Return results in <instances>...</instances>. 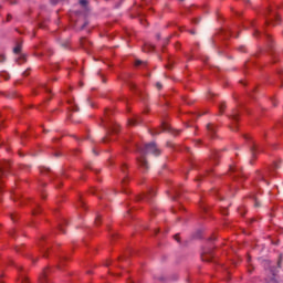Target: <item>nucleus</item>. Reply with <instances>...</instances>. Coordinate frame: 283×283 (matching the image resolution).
Segmentation results:
<instances>
[{"label":"nucleus","instance_id":"obj_16","mask_svg":"<svg viewBox=\"0 0 283 283\" xmlns=\"http://www.w3.org/2000/svg\"><path fill=\"white\" fill-rule=\"evenodd\" d=\"M175 240H176L177 242H180V237H179L178 234H176V235H175Z\"/></svg>","mask_w":283,"mask_h":283},{"label":"nucleus","instance_id":"obj_20","mask_svg":"<svg viewBox=\"0 0 283 283\" xmlns=\"http://www.w3.org/2000/svg\"><path fill=\"white\" fill-rule=\"evenodd\" d=\"M33 214L36 216V211H34Z\"/></svg>","mask_w":283,"mask_h":283},{"label":"nucleus","instance_id":"obj_14","mask_svg":"<svg viewBox=\"0 0 283 283\" xmlns=\"http://www.w3.org/2000/svg\"><path fill=\"white\" fill-rule=\"evenodd\" d=\"M231 117L233 120H238V114H232Z\"/></svg>","mask_w":283,"mask_h":283},{"label":"nucleus","instance_id":"obj_7","mask_svg":"<svg viewBox=\"0 0 283 283\" xmlns=\"http://www.w3.org/2000/svg\"><path fill=\"white\" fill-rule=\"evenodd\" d=\"M258 145H253L252 148H251V151H252V156H255V153L258 151Z\"/></svg>","mask_w":283,"mask_h":283},{"label":"nucleus","instance_id":"obj_19","mask_svg":"<svg viewBox=\"0 0 283 283\" xmlns=\"http://www.w3.org/2000/svg\"><path fill=\"white\" fill-rule=\"evenodd\" d=\"M0 174H3V168H0Z\"/></svg>","mask_w":283,"mask_h":283},{"label":"nucleus","instance_id":"obj_9","mask_svg":"<svg viewBox=\"0 0 283 283\" xmlns=\"http://www.w3.org/2000/svg\"><path fill=\"white\" fill-rule=\"evenodd\" d=\"M219 109H220V112H221V114H222V112H224V109H227V104H221V105L219 106Z\"/></svg>","mask_w":283,"mask_h":283},{"label":"nucleus","instance_id":"obj_2","mask_svg":"<svg viewBox=\"0 0 283 283\" xmlns=\"http://www.w3.org/2000/svg\"><path fill=\"white\" fill-rule=\"evenodd\" d=\"M156 196V191L150 190L149 193H144L140 196L139 200H149V197Z\"/></svg>","mask_w":283,"mask_h":283},{"label":"nucleus","instance_id":"obj_3","mask_svg":"<svg viewBox=\"0 0 283 283\" xmlns=\"http://www.w3.org/2000/svg\"><path fill=\"white\" fill-rule=\"evenodd\" d=\"M211 258H213V254H208L207 252H205L202 255H201V259L203 262H211Z\"/></svg>","mask_w":283,"mask_h":283},{"label":"nucleus","instance_id":"obj_5","mask_svg":"<svg viewBox=\"0 0 283 283\" xmlns=\"http://www.w3.org/2000/svg\"><path fill=\"white\" fill-rule=\"evenodd\" d=\"M138 123H140V118H138V117H135V118L128 120V124L132 126L138 125Z\"/></svg>","mask_w":283,"mask_h":283},{"label":"nucleus","instance_id":"obj_4","mask_svg":"<svg viewBox=\"0 0 283 283\" xmlns=\"http://www.w3.org/2000/svg\"><path fill=\"white\" fill-rule=\"evenodd\" d=\"M69 109H71V112H78V108L76 107V104H74V102L69 101Z\"/></svg>","mask_w":283,"mask_h":283},{"label":"nucleus","instance_id":"obj_15","mask_svg":"<svg viewBox=\"0 0 283 283\" xmlns=\"http://www.w3.org/2000/svg\"><path fill=\"white\" fill-rule=\"evenodd\" d=\"M99 221H101V216H97L95 219L96 224H98Z\"/></svg>","mask_w":283,"mask_h":283},{"label":"nucleus","instance_id":"obj_18","mask_svg":"<svg viewBox=\"0 0 283 283\" xmlns=\"http://www.w3.org/2000/svg\"><path fill=\"white\" fill-rule=\"evenodd\" d=\"M222 213H223V216H227V214H228L227 210H223Z\"/></svg>","mask_w":283,"mask_h":283},{"label":"nucleus","instance_id":"obj_17","mask_svg":"<svg viewBox=\"0 0 283 283\" xmlns=\"http://www.w3.org/2000/svg\"><path fill=\"white\" fill-rule=\"evenodd\" d=\"M12 19V15L8 14L7 15V21H10Z\"/></svg>","mask_w":283,"mask_h":283},{"label":"nucleus","instance_id":"obj_10","mask_svg":"<svg viewBox=\"0 0 283 283\" xmlns=\"http://www.w3.org/2000/svg\"><path fill=\"white\" fill-rule=\"evenodd\" d=\"M143 61H140V60H137L136 62H135V65L138 67V65H143Z\"/></svg>","mask_w":283,"mask_h":283},{"label":"nucleus","instance_id":"obj_21","mask_svg":"<svg viewBox=\"0 0 283 283\" xmlns=\"http://www.w3.org/2000/svg\"><path fill=\"white\" fill-rule=\"evenodd\" d=\"M42 283H45L44 281H41Z\"/></svg>","mask_w":283,"mask_h":283},{"label":"nucleus","instance_id":"obj_12","mask_svg":"<svg viewBox=\"0 0 283 283\" xmlns=\"http://www.w3.org/2000/svg\"><path fill=\"white\" fill-rule=\"evenodd\" d=\"M230 171H233V172L238 171V167L231 166Z\"/></svg>","mask_w":283,"mask_h":283},{"label":"nucleus","instance_id":"obj_1","mask_svg":"<svg viewBox=\"0 0 283 283\" xmlns=\"http://www.w3.org/2000/svg\"><path fill=\"white\" fill-rule=\"evenodd\" d=\"M138 157L137 163L142 169H149V165L147 164V160L145 159V156L147 154H153L154 156H160V149L156 147L155 143L147 144L144 148L138 149Z\"/></svg>","mask_w":283,"mask_h":283},{"label":"nucleus","instance_id":"obj_8","mask_svg":"<svg viewBox=\"0 0 283 283\" xmlns=\"http://www.w3.org/2000/svg\"><path fill=\"white\" fill-rule=\"evenodd\" d=\"M13 52L15 54H19V52H21V45H17L14 49H13Z\"/></svg>","mask_w":283,"mask_h":283},{"label":"nucleus","instance_id":"obj_13","mask_svg":"<svg viewBox=\"0 0 283 283\" xmlns=\"http://www.w3.org/2000/svg\"><path fill=\"white\" fill-rule=\"evenodd\" d=\"M156 87H157L158 90H163V84H160V82H158V83L156 84Z\"/></svg>","mask_w":283,"mask_h":283},{"label":"nucleus","instance_id":"obj_6","mask_svg":"<svg viewBox=\"0 0 283 283\" xmlns=\"http://www.w3.org/2000/svg\"><path fill=\"white\" fill-rule=\"evenodd\" d=\"M207 129L210 134H216V126L213 124H208Z\"/></svg>","mask_w":283,"mask_h":283},{"label":"nucleus","instance_id":"obj_11","mask_svg":"<svg viewBox=\"0 0 283 283\" xmlns=\"http://www.w3.org/2000/svg\"><path fill=\"white\" fill-rule=\"evenodd\" d=\"M81 6H87V0H80Z\"/></svg>","mask_w":283,"mask_h":283}]
</instances>
